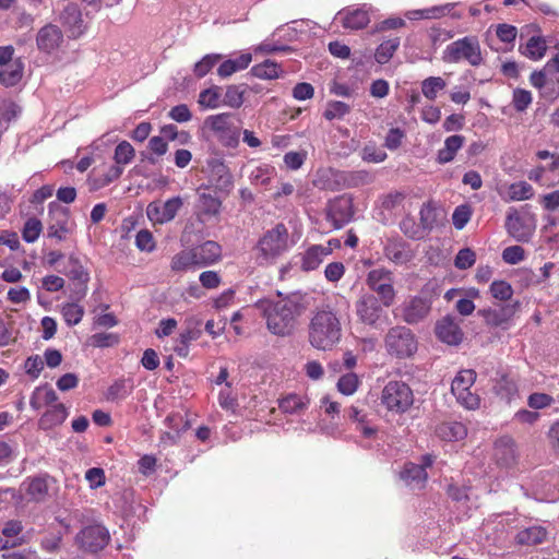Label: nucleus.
Here are the masks:
<instances>
[{"label":"nucleus","mask_w":559,"mask_h":559,"mask_svg":"<svg viewBox=\"0 0 559 559\" xmlns=\"http://www.w3.org/2000/svg\"><path fill=\"white\" fill-rule=\"evenodd\" d=\"M265 320L267 330L277 336H286L293 333L297 319L305 310L298 296L292 295L277 300L270 298L260 299L254 304Z\"/></svg>","instance_id":"1"},{"label":"nucleus","mask_w":559,"mask_h":559,"mask_svg":"<svg viewBox=\"0 0 559 559\" xmlns=\"http://www.w3.org/2000/svg\"><path fill=\"white\" fill-rule=\"evenodd\" d=\"M342 338V323L336 312L319 309L310 319L308 340L319 350H331Z\"/></svg>","instance_id":"2"},{"label":"nucleus","mask_w":559,"mask_h":559,"mask_svg":"<svg viewBox=\"0 0 559 559\" xmlns=\"http://www.w3.org/2000/svg\"><path fill=\"white\" fill-rule=\"evenodd\" d=\"M441 59L445 63L465 62L477 68L485 63V53L478 37L467 35L450 43L442 51Z\"/></svg>","instance_id":"3"},{"label":"nucleus","mask_w":559,"mask_h":559,"mask_svg":"<svg viewBox=\"0 0 559 559\" xmlns=\"http://www.w3.org/2000/svg\"><path fill=\"white\" fill-rule=\"evenodd\" d=\"M288 230L284 224H277L267 230L259 240L258 260L261 264L273 263L289 249Z\"/></svg>","instance_id":"4"},{"label":"nucleus","mask_w":559,"mask_h":559,"mask_svg":"<svg viewBox=\"0 0 559 559\" xmlns=\"http://www.w3.org/2000/svg\"><path fill=\"white\" fill-rule=\"evenodd\" d=\"M380 401L388 412L403 414L413 405L414 393L406 382L391 380L382 389Z\"/></svg>","instance_id":"5"},{"label":"nucleus","mask_w":559,"mask_h":559,"mask_svg":"<svg viewBox=\"0 0 559 559\" xmlns=\"http://www.w3.org/2000/svg\"><path fill=\"white\" fill-rule=\"evenodd\" d=\"M417 347L418 343L414 333L406 326H393L384 336L386 353L397 359L412 357L417 352Z\"/></svg>","instance_id":"6"},{"label":"nucleus","mask_w":559,"mask_h":559,"mask_svg":"<svg viewBox=\"0 0 559 559\" xmlns=\"http://www.w3.org/2000/svg\"><path fill=\"white\" fill-rule=\"evenodd\" d=\"M205 127L215 135L222 145L235 148L239 144L241 129L233 121V115L222 112L209 116L204 121Z\"/></svg>","instance_id":"7"},{"label":"nucleus","mask_w":559,"mask_h":559,"mask_svg":"<svg viewBox=\"0 0 559 559\" xmlns=\"http://www.w3.org/2000/svg\"><path fill=\"white\" fill-rule=\"evenodd\" d=\"M368 287L378 295L384 307H390L395 300V289L393 287L394 277L390 270L378 267L371 270L366 278Z\"/></svg>","instance_id":"8"},{"label":"nucleus","mask_w":559,"mask_h":559,"mask_svg":"<svg viewBox=\"0 0 559 559\" xmlns=\"http://www.w3.org/2000/svg\"><path fill=\"white\" fill-rule=\"evenodd\" d=\"M376 11L377 9L369 3L348 5L335 14L334 22H338L347 31L364 29L370 23V15Z\"/></svg>","instance_id":"9"},{"label":"nucleus","mask_w":559,"mask_h":559,"mask_svg":"<svg viewBox=\"0 0 559 559\" xmlns=\"http://www.w3.org/2000/svg\"><path fill=\"white\" fill-rule=\"evenodd\" d=\"M384 308L381 300L370 293L362 294L355 302V313L358 320L372 328H377L382 318L386 317Z\"/></svg>","instance_id":"10"},{"label":"nucleus","mask_w":559,"mask_h":559,"mask_svg":"<svg viewBox=\"0 0 559 559\" xmlns=\"http://www.w3.org/2000/svg\"><path fill=\"white\" fill-rule=\"evenodd\" d=\"M183 200L181 197H173L165 202L154 201L146 207L147 218L154 225H164L171 222L181 210Z\"/></svg>","instance_id":"11"},{"label":"nucleus","mask_w":559,"mask_h":559,"mask_svg":"<svg viewBox=\"0 0 559 559\" xmlns=\"http://www.w3.org/2000/svg\"><path fill=\"white\" fill-rule=\"evenodd\" d=\"M325 216L332 228L344 227L354 216L352 198L344 194L331 200L326 206Z\"/></svg>","instance_id":"12"},{"label":"nucleus","mask_w":559,"mask_h":559,"mask_svg":"<svg viewBox=\"0 0 559 559\" xmlns=\"http://www.w3.org/2000/svg\"><path fill=\"white\" fill-rule=\"evenodd\" d=\"M110 534L108 530L100 524H93L81 530L75 540L85 551L97 552L102 550L109 542Z\"/></svg>","instance_id":"13"},{"label":"nucleus","mask_w":559,"mask_h":559,"mask_svg":"<svg viewBox=\"0 0 559 559\" xmlns=\"http://www.w3.org/2000/svg\"><path fill=\"white\" fill-rule=\"evenodd\" d=\"M433 462L435 456L431 454H425L421 456L420 464L407 462L400 472V478L412 489H421L428 478L426 468L430 467Z\"/></svg>","instance_id":"14"},{"label":"nucleus","mask_w":559,"mask_h":559,"mask_svg":"<svg viewBox=\"0 0 559 559\" xmlns=\"http://www.w3.org/2000/svg\"><path fill=\"white\" fill-rule=\"evenodd\" d=\"M47 237L59 241L64 240L70 231L69 212L58 203L48 206Z\"/></svg>","instance_id":"15"},{"label":"nucleus","mask_w":559,"mask_h":559,"mask_svg":"<svg viewBox=\"0 0 559 559\" xmlns=\"http://www.w3.org/2000/svg\"><path fill=\"white\" fill-rule=\"evenodd\" d=\"M59 22L66 28L69 37L78 38L85 32L82 12L76 3H66L58 15Z\"/></svg>","instance_id":"16"},{"label":"nucleus","mask_w":559,"mask_h":559,"mask_svg":"<svg viewBox=\"0 0 559 559\" xmlns=\"http://www.w3.org/2000/svg\"><path fill=\"white\" fill-rule=\"evenodd\" d=\"M383 254L390 262L396 265L407 264L415 258L411 246L400 238L388 239L383 247Z\"/></svg>","instance_id":"17"},{"label":"nucleus","mask_w":559,"mask_h":559,"mask_svg":"<svg viewBox=\"0 0 559 559\" xmlns=\"http://www.w3.org/2000/svg\"><path fill=\"white\" fill-rule=\"evenodd\" d=\"M63 43V34L55 24H46L36 36V44L40 51L51 53L58 50Z\"/></svg>","instance_id":"18"},{"label":"nucleus","mask_w":559,"mask_h":559,"mask_svg":"<svg viewBox=\"0 0 559 559\" xmlns=\"http://www.w3.org/2000/svg\"><path fill=\"white\" fill-rule=\"evenodd\" d=\"M437 337L448 345H459L463 341V332L460 322L451 316L439 320L436 324Z\"/></svg>","instance_id":"19"},{"label":"nucleus","mask_w":559,"mask_h":559,"mask_svg":"<svg viewBox=\"0 0 559 559\" xmlns=\"http://www.w3.org/2000/svg\"><path fill=\"white\" fill-rule=\"evenodd\" d=\"M493 456L501 466L509 467L516 462L518 452L515 441L509 437H500L493 447Z\"/></svg>","instance_id":"20"},{"label":"nucleus","mask_w":559,"mask_h":559,"mask_svg":"<svg viewBox=\"0 0 559 559\" xmlns=\"http://www.w3.org/2000/svg\"><path fill=\"white\" fill-rule=\"evenodd\" d=\"M70 265L71 267L67 275L74 282L71 297L80 300L86 295L90 274L75 259H70Z\"/></svg>","instance_id":"21"},{"label":"nucleus","mask_w":559,"mask_h":559,"mask_svg":"<svg viewBox=\"0 0 559 559\" xmlns=\"http://www.w3.org/2000/svg\"><path fill=\"white\" fill-rule=\"evenodd\" d=\"M506 228L516 241H527L533 234V228L525 223L515 210L509 211Z\"/></svg>","instance_id":"22"},{"label":"nucleus","mask_w":559,"mask_h":559,"mask_svg":"<svg viewBox=\"0 0 559 559\" xmlns=\"http://www.w3.org/2000/svg\"><path fill=\"white\" fill-rule=\"evenodd\" d=\"M430 311V302L423 297L411 298L403 308V319L414 324L421 321Z\"/></svg>","instance_id":"23"},{"label":"nucleus","mask_w":559,"mask_h":559,"mask_svg":"<svg viewBox=\"0 0 559 559\" xmlns=\"http://www.w3.org/2000/svg\"><path fill=\"white\" fill-rule=\"evenodd\" d=\"M478 313L484 318L487 325L506 329L514 311L511 306L504 305L497 308L483 309Z\"/></svg>","instance_id":"24"},{"label":"nucleus","mask_w":559,"mask_h":559,"mask_svg":"<svg viewBox=\"0 0 559 559\" xmlns=\"http://www.w3.org/2000/svg\"><path fill=\"white\" fill-rule=\"evenodd\" d=\"M332 240L329 246L314 245L308 248L301 255V269L304 271L316 270L331 252Z\"/></svg>","instance_id":"25"},{"label":"nucleus","mask_w":559,"mask_h":559,"mask_svg":"<svg viewBox=\"0 0 559 559\" xmlns=\"http://www.w3.org/2000/svg\"><path fill=\"white\" fill-rule=\"evenodd\" d=\"M436 436L448 442L461 441L467 436V428L461 421L448 420L439 424L435 429Z\"/></svg>","instance_id":"26"},{"label":"nucleus","mask_w":559,"mask_h":559,"mask_svg":"<svg viewBox=\"0 0 559 559\" xmlns=\"http://www.w3.org/2000/svg\"><path fill=\"white\" fill-rule=\"evenodd\" d=\"M222 202L211 193L202 192L199 194L195 205L198 219L204 222L218 215Z\"/></svg>","instance_id":"27"},{"label":"nucleus","mask_w":559,"mask_h":559,"mask_svg":"<svg viewBox=\"0 0 559 559\" xmlns=\"http://www.w3.org/2000/svg\"><path fill=\"white\" fill-rule=\"evenodd\" d=\"M198 266H206L217 262L222 255L221 246L212 240H207L202 245L192 248Z\"/></svg>","instance_id":"28"},{"label":"nucleus","mask_w":559,"mask_h":559,"mask_svg":"<svg viewBox=\"0 0 559 559\" xmlns=\"http://www.w3.org/2000/svg\"><path fill=\"white\" fill-rule=\"evenodd\" d=\"M465 138L461 134L450 135L444 140L443 147L437 152L436 160L440 165L448 164L455 158L456 153L463 147Z\"/></svg>","instance_id":"29"},{"label":"nucleus","mask_w":559,"mask_h":559,"mask_svg":"<svg viewBox=\"0 0 559 559\" xmlns=\"http://www.w3.org/2000/svg\"><path fill=\"white\" fill-rule=\"evenodd\" d=\"M199 322L195 325L188 323L187 328L179 334L175 341L174 352L180 357H187L189 355V346L191 342L197 341L201 336V330L198 328Z\"/></svg>","instance_id":"30"},{"label":"nucleus","mask_w":559,"mask_h":559,"mask_svg":"<svg viewBox=\"0 0 559 559\" xmlns=\"http://www.w3.org/2000/svg\"><path fill=\"white\" fill-rule=\"evenodd\" d=\"M68 417L67 407L59 403L48 408L39 418L38 426L43 430L52 429L61 425Z\"/></svg>","instance_id":"31"},{"label":"nucleus","mask_w":559,"mask_h":559,"mask_svg":"<svg viewBox=\"0 0 559 559\" xmlns=\"http://www.w3.org/2000/svg\"><path fill=\"white\" fill-rule=\"evenodd\" d=\"M493 391L497 396L507 403H511L519 397V386L516 381L507 374H503L496 380Z\"/></svg>","instance_id":"32"},{"label":"nucleus","mask_w":559,"mask_h":559,"mask_svg":"<svg viewBox=\"0 0 559 559\" xmlns=\"http://www.w3.org/2000/svg\"><path fill=\"white\" fill-rule=\"evenodd\" d=\"M210 180L219 190H229L233 187V176L227 166L222 162H213L211 165Z\"/></svg>","instance_id":"33"},{"label":"nucleus","mask_w":559,"mask_h":559,"mask_svg":"<svg viewBox=\"0 0 559 559\" xmlns=\"http://www.w3.org/2000/svg\"><path fill=\"white\" fill-rule=\"evenodd\" d=\"M251 61V53L243 52L235 59H228L222 62L217 69V74L223 79L228 78L238 71L247 69Z\"/></svg>","instance_id":"34"},{"label":"nucleus","mask_w":559,"mask_h":559,"mask_svg":"<svg viewBox=\"0 0 559 559\" xmlns=\"http://www.w3.org/2000/svg\"><path fill=\"white\" fill-rule=\"evenodd\" d=\"M547 531L543 526L534 525L518 532L515 542L522 546H535L546 539Z\"/></svg>","instance_id":"35"},{"label":"nucleus","mask_w":559,"mask_h":559,"mask_svg":"<svg viewBox=\"0 0 559 559\" xmlns=\"http://www.w3.org/2000/svg\"><path fill=\"white\" fill-rule=\"evenodd\" d=\"M23 69V63L19 58L0 67V84L7 87L16 85L22 79Z\"/></svg>","instance_id":"36"},{"label":"nucleus","mask_w":559,"mask_h":559,"mask_svg":"<svg viewBox=\"0 0 559 559\" xmlns=\"http://www.w3.org/2000/svg\"><path fill=\"white\" fill-rule=\"evenodd\" d=\"M309 406V399L306 395L288 394L280 401L278 407L287 414H299Z\"/></svg>","instance_id":"37"},{"label":"nucleus","mask_w":559,"mask_h":559,"mask_svg":"<svg viewBox=\"0 0 559 559\" xmlns=\"http://www.w3.org/2000/svg\"><path fill=\"white\" fill-rule=\"evenodd\" d=\"M275 176V168L263 164L254 167L249 174V180L254 186L266 187Z\"/></svg>","instance_id":"38"},{"label":"nucleus","mask_w":559,"mask_h":559,"mask_svg":"<svg viewBox=\"0 0 559 559\" xmlns=\"http://www.w3.org/2000/svg\"><path fill=\"white\" fill-rule=\"evenodd\" d=\"M401 40L399 37L390 38L382 41L374 52V59L379 64H385L399 49Z\"/></svg>","instance_id":"39"},{"label":"nucleus","mask_w":559,"mask_h":559,"mask_svg":"<svg viewBox=\"0 0 559 559\" xmlns=\"http://www.w3.org/2000/svg\"><path fill=\"white\" fill-rule=\"evenodd\" d=\"M198 103L201 107L206 108V109H216V108L223 106L221 87L214 85L210 88L202 91L199 94Z\"/></svg>","instance_id":"40"},{"label":"nucleus","mask_w":559,"mask_h":559,"mask_svg":"<svg viewBox=\"0 0 559 559\" xmlns=\"http://www.w3.org/2000/svg\"><path fill=\"white\" fill-rule=\"evenodd\" d=\"M421 93L429 99L435 100L438 94L447 87V82L441 76H428L421 81Z\"/></svg>","instance_id":"41"},{"label":"nucleus","mask_w":559,"mask_h":559,"mask_svg":"<svg viewBox=\"0 0 559 559\" xmlns=\"http://www.w3.org/2000/svg\"><path fill=\"white\" fill-rule=\"evenodd\" d=\"M533 194L534 190L530 183L526 181H519L509 186L504 199L508 201H524L530 200Z\"/></svg>","instance_id":"42"},{"label":"nucleus","mask_w":559,"mask_h":559,"mask_svg":"<svg viewBox=\"0 0 559 559\" xmlns=\"http://www.w3.org/2000/svg\"><path fill=\"white\" fill-rule=\"evenodd\" d=\"M246 88L243 85H228L223 97V106L237 109L245 102Z\"/></svg>","instance_id":"43"},{"label":"nucleus","mask_w":559,"mask_h":559,"mask_svg":"<svg viewBox=\"0 0 559 559\" xmlns=\"http://www.w3.org/2000/svg\"><path fill=\"white\" fill-rule=\"evenodd\" d=\"M546 49L545 39L539 36H533L527 40L522 53L528 59L536 61L545 56Z\"/></svg>","instance_id":"44"},{"label":"nucleus","mask_w":559,"mask_h":559,"mask_svg":"<svg viewBox=\"0 0 559 559\" xmlns=\"http://www.w3.org/2000/svg\"><path fill=\"white\" fill-rule=\"evenodd\" d=\"M192 266H198V261L192 249L180 251L171 259L170 267L175 272L186 271Z\"/></svg>","instance_id":"45"},{"label":"nucleus","mask_w":559,"mask_h":559,"mask_svg":"<svg viewBox=\"0 0 559 559\" xmlns=\"http://www.w3.org/2000/svg\"><path fill=\"white\" fill-rule=\"evenodd\" d=\"M476 380V372L472 369L461 370L452 381L451 391L453 394L471 389Z\"/></svg>","instance_id":"46"},{"label":"nucleus","mask_w":559,"mask_h":559,"mask_svg":"<svg viewBox=\"0 0 559 559\" xmlns=\"http://www.w3.org/2000/svg\"><path fill=\"white\" fill-rule=\"evenodd\" d=\"M58 401L56 392L51 388L36 389L33 397L31 399V406L34 409H39L43 405H55Z\"/></svg>","instance_id":"47"},{"label":"nucleus","mask_w":559,"mask_h":559,"mask_svg":"<svg viewBox=\"0 0 559 559\" xmlns=\"http://www.w3.org/2000/svg\"><path fill=\"white\" fill-rule=\"evenodd\" d=\"M251 73L262 80H273L280 75V67L272 60H265L262 63L255 64L251 68Z\"/></svg>","instance_id":"48"},{"label":"nucleus","mask_w":559,"mask_h":559,"mask_svg":"<svg viewBox=\"0 0 559 559\" xmlns=\"http://www.w3.org/2000/svg\"><path fill=\"white\" fill-rule=\"evenodd\" d=\"M23 486L25 487L27 495L33 500H37V501L41 500L48 490L47 481H46V478H44V477H35V478L25 480L23 483Z\"/></svg>","instance_id":"49"},{"label":"nucleus","mask_w":559,"mask_h":559,"mask_svg":"<svg viewBox=\"0 0 559 559\" xmlns=\"http://www.w3.org/2000/svg\"><path fill=\"white\" fill-rule=\"evenodd\" d=\"M123 173V168L118 165L108 166L102 174L94 175V185L96 188H103L108 186L112 181L117 180Z\"/></svg>","instance_id":"50"},{"label":"nucleus","mask_w":559,"mask_h":559,"mask_svg":"<svg viewBox=\"0 0 559 559\" xmlns=\"http://www.w3.org/2000/svg\"><path fill=\"white\" fill-rule=\"evenodd\" d=\"M61 313L67 324L72 326L81 322L84 308L78 302H68L62 306Z\"/></svg>","instance_id":"51"},{"label":"nucleus","mask_w":559,"mask_h":559,"mask_svg":"<svg viewBox=\"0 0 559 559\" xmlns=\"http://www.w3.org/2000/svg\"><path fill=\"white\" fill-rule=\"evenodd\" d=\"M456 5L457 3H445L427 8L428 20L441 19L445 15L460 20L462 17V13L454 10Z\"/></svg>","instance_id":"52"},{"label":"nucleus","mask_w":559,"mask_h":559,"mask_svg":"<svg viewBox=\"0 0 559 559\" xmlns=\"http://www.w3.org/2000/svg\"><path fill=\"white\" fill-rule=\"evenodd\" d=\"M359 383L360 381L356 373L347 372L338 379L336 386L340 393L349 396L357 391Z\"/></svg>","instance_id":"53"},{"label":"nucleus","mask_w":559,"mask_h":559,"mask_svg":"<svg viewBox=\"0 0 559 559\" xmlns=\"http://www.w3.org/2000/svg\"><path fill=\"white\" fill-rule=\"evenodd\" d=\"M134 156H135V151H134L133 146L129 142L122 141L116 146V150H115V155H114V159L116 163L115 165H118L121 167L123 165H128L132 162Z\"/></svg>","instance_id":"54"},{"label":"nucleus","mask_w":559,"mask_h":559,"mask_svg":"<svg viewBox=\"0 0 559 559\" xmlns=\"http://www.w3.org/2000/svg\"><path fill=\"white\" fill-rule=\"evenodd\" d=\"M350 111V106L344 102L332 100L326 104L323 117L326 120L342 119Z\"/></svg>","instance_id":"55"},{"label":"nucleus","mask_w":559,"mask_h":559,"mask_svg":"<svg viewBox=\"0 0 559 559\" xmlns=\"http://www.w3.org/2000/svg\"><path fill=\"white\" fill-rule=\"evenodd\" d=\"M32 299L31 292L25 286H12L7 293V300L13 305L25 306Z\"/></svg>","instance_id":"56"},{"label":"nucleus","mask_w":559,"mask_h":559,"mask_svg":"<svg viewBox=\"0 0 559 559\" xmlns=\"http://www.w3.org/2000/svg\"><path fill=\"white\" fill-rule=\"evenodd\" d=\"M43 230L41 222L35 217L28 218L23 227L22 237L28 242H35Z\"/></svg>","instance_id":"57"},{"label":"nucleus","mask_w":559,"mask_h":559,"mask_svg":"<svg viewBox=\"0 0 559 559\" xmlns=\"http://www.w3.org/2000/svg\"><path fill=\"white\" fill-rule=\"evenodd\" d=\"M222 56L218 53H210L204 56L200 61L194 64L193 72L195 76H205L211 69L221 60Z\"/></svg>","instance_id":"58"},{"label":"nucleus","mask_w":559,"mask_h":559,"mask_svg":"<svg viewBox=\"0 0 559 559\" xmlns=\"http://www.w3.org/2000/svg\"><path fill=\"white\" fill-rule=\"evenodd\" d=\"M489 292L495 299L506 301L513 295L512 286L506 281H493L490 284Z\"/></svg>","instance_id":"59"},{"label":"nucleus","mask_w":559,"mask_h":559,"mask_svg":"<svg viewBox=\"0 0 559 559\" xmlns=\"http://www.w3.org/2000/svg\"><path fill=\"white\" fill-rule=\"evenodd\" d=\"M44 366V359L39 355H32L24 362V371L32 380H36L40 376Z\"/></svg>","instance_id":"60"},{"label":"nucleus","mask_w":559,"mask_h":559,"mask_svg":"<svg viewBox=\"0 0 559 559\" xmlns=\"http://www.w3.org/2000/svg\"><path fill=\"white\" fill-rule=\"evenodd\" d=\"M307 156H308V153L304 150L289 151L284 155L283 160H284L286 168H288L290 170H298L305 164Z\"/></svg>","instance_id":"61"},{"label":"nucleus","mask_w":559,"mask_h":559,"mask_svg":"<svg viewBox=\"0 0 559 559\" xmlns=\"http://www.w3.org/2000/svg\"><path fill=\"white\" fill-rule=\"evenodd\" d=\"M554 72L551 70H547V64L540 71H534L530 76V83L535 87L542 91L547 85L552 82Z\"/></svg>","instance_id":"62"},{"label":"nucleus","mask_w":559,"mask_h":559,"mask_svg":"<svg viewBox=\"0 0 559 559\" xmlns=\"http://www.w3.org/2000/svg\"><path fill=\"white\" fill-rule=\"evenodd\" d=\"M135 246L140 251L152 252L155 250L156 242L153 234L147 229H141L135 236Z\"/></svg>","instance_id":"63"},{"label":"nucleus","mask_w":559,"mask_h":559,"mask_svg":"<svg viewBox=\"0 0 559 559\" xmlns=\"http://www.w3.org/2000/svg\"><path fill=\"white\" fill-rule=\"evenodd\" d=\"M420 228L424 235L430 230L436 223V211L431 204H424L419 211Z\"/></svg>","instance_id":"64"}]
</instances>
